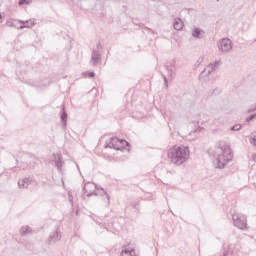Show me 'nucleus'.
<instances>
[{"instance_id":"1","label":"nucleus","mask_w":256,"mask_h":256,"mask_svg":"<svg viewBox=\"0 0 256 256\" xmlns=\"http://www.w3.org/2000/svg\"><path fill=\"white\" fill-rule=\"evenodd\" d=\"M214 157L215 159L213 163L216 169H225V165H227L229 161H233V151L231 150V146L225 142H220Z\"/></svg>"},{"instance_id":"2","label":"nucleus","mask_w":256,"mask_h":256,"mask_svg":"<svg viewBox=\"0 0 256 256\" xmlns=\"http://www.w3.org/2000/svg\"><path fill=\"white\" fill-rule=\"evenodd\" d=\"M168 157L174 165H183L189 159V147L174 146L168 151Z\"/></svg>"},{"instance_id":"3","label":"nucleus","mask_w":256,"mask_h":256,"mask_svg":"<svg viewBox=\"0 0 256 256\" xmlns=\"http://www.w3.org/2000/svg\"><path fill=\"white\" fill-rule=\"evenodd\" d=\"M99 189H101L104 195H106L107 205H109L111 197H109V194H107V191H105V189L98 187L95 183L92 182H88L84 185V191L87 197H93V195H97V191H99Z\"/></svg>"},{"instance_id":"4","label":"nucleus","mask_w":256,"mask_h":256,"mask_svg":"<svg viewBox=\"0 0 256 256\" xmlns=\"http://www.w3.org/2000/svg\"><path fill=\"white\" fill-rule=\"evenodd\" d=\"M234 226L242 231L247 230V216L241 213H234L232 215Z\"/></svg>"},{"instance_id":"5","label":"nucleus","mask_w":256,"mask_h":256,"mask_svg":"<svg viewBox=\"0 0 256 256\" xmlns=\"http://www.w3.org/2000/svg\"><path fill=\"white\" fill-rule=\"evenodd\" d=\"M120 143H126V146H129V142L125 139H119L117 137L110 138L106 144V149H116V151H123V146H120Z\"/></svg>"},{"instance_id":"6","label":"nucleus","mask_w":256,"mask_h":256,"mask_svg":"<svg viewBox=\"0 0 256 256\" xmlns=\"http://www.w3.org/2000/svg\"><path fill=\"white\" fill-rule=\"evenodd\" d=\"M218 49L219 51H222V53H229V51L233 49V42H231V39L229 38H222L218 42Z\"/></svg>"},{"instance_id":"7","label":"nucleus","mask_w":256,"mask_h":256,"mask_svg":"<svg viewBox=\"0 0 256 256\" xmlns=\"http://www.w3.org/2000/svg\"><path fill=\"white\" fill-rule=\"evenodd\" d=\"M101 63H102L101 51L96 50L95 48L92 49L90 65H92V67H97V65H101Z\"/></svg>"},{"instance_id":"8","label":"nucleus","mask_w":256,"mask_h":256,"mask_svg":"<svg viewBox=\"0 0 256 256\" xmlns=\"http://www.w3.org/2000/svg\"><path fill=\"white\" fill-rule=\"evenodd\" d=\"M221 62L220 61H215L214 63L208 64L204 70L201 72L200 77H208V75H211L213 71H215V68L217 65H219Z\"/></svg>"},{"instance_id":"9","label":"nucleus","mask_w":256,"mask_h":256,"mask_svg":"<svg viewBox=\"0 0 256 256\" xmlns=\"http://www.w3.org/2000/svg\"><path fill=\"white\" fill-rule=\"evenodd\" d=\"M53 157H54L56 168L58 169L59 172H62L63 163L65 162L63 161V158H61V154H53Z\"/></svg>"},{"instance_id":"10","label":"nucleus","mask_w":256,"mask_h":256,"mask_svg":"<svg viewBox=\"0 0 256 256\" xmlns=\"http://www.w3.org/2000/svg\"><path fill=\"white\" fill-rule=\"evenodd\" d=\"M49 243H57V241H61V232L55 231L49 236Z\"/></svg>"},{"instance_id":"11","label":"nucleus","mask_w":256,"mask_h":256,"mask_svg":"<svg viewBox=\"0 0 256 256\" xmlns=\"http://www.w3.org/2000/svg\"><path fill=\"white\" fill-rule=\"evenodd\" d=\"M30 183H31V180H29V178H24L18 181V187H20V189H27Z\"/></svg>"},{"instance_id":"12","label":"nucleus","mask_w":256,"mask_h":256,"mask_svg":"<svg viewBox=\"0 0 256 256\" xmlns=\"http://www.w3.org/2000/svg\"><path fill=\"white\" fill-rule=\"evenodd\" d=\"M173 25L176 31H181V29H183V20H181L180 18H176Z\"/></svg>"},{"instance_id":"13","label":"nucleus","mask_w":256,"mask_h":256,"mask_svg":"<svg viewBox=\"0 0 256 256\" xmlns=\"http://www.w3.org/2000/svg\"><path fill=\"white\" fill-rule=\"evenodd\" d=\"M233 249H235V245H228L227 248H224L223 256H233Z\"/></svg>"},{"instance_id":"14","label":"nucleus","mask_w":256,"mask_h":256,"mask_svg":"<svg viewBox=\"0 0 256 256\" xmlns=\"http://www.w3.org/2000/svg\"><path fill=\"white\" fill-rule=\"evenodd\" d=\"M60 117L63 123V127H67V112L65 111V106L62 107V113Z\"/></svg>"},{"instance_id":"15","label":"nucleus","mask_w":256,"mask_h":256,"mask_svg":"<svg viewBox=\"0 0 256 256\" xmlns=\"http://www.w3.org/2000/svg\"><path fill=\"white\" fill-rule=\"evenodd\" d=\"M205 33L203 30H200L199 28H194L192 31V37L195 39H201V34Z\"/></svg>"},{"instance_id":"16","label":"nucleus","mask_w":256,"mask_h":256,"mask_svg":"<svg viewBox=\"0 0 256 256\" xmlns=\"http://www.w3.org/2000/svg\"><path fill=\"white\" fill-rule=\"evenodd\" d=\"M135 255V250H129L127 248L122 250L121 256H133Z\"/></svg>"},{"instance_id":"17","label":"nucleus","mask_w":256,"mask_h":256,"mask_svg":"<svg viewBox=\"0 0 256 256\" xmlns=\"http://www.w3.org/2000/svg\"><path fill=\"white\" fill-rule=\"evenodd\" d=\"M21 235L25 236L28 235V233H31V227L29 226H24L20 229Z\"/></svg>"},{"instance_id":"18","label":"nucleus","mask_w":256,"mask_h":256,"mask_svg":"<svg viewBox=\"0 0 256 256\" xmlns=\"http://www.w3.org/2000/svg\"><path fill=\"white\" fill-rule=\"evenodd\" d=\"M19 23H21L22 25H24V27H29V24L31 26L35 25V22H33V20H27V21H23V20H20ZM26 23V25H25Z\"/></svg>"},{"instance_id":"19","label":"nucleus","mask_w":256,"mask_h":256,"mask_svg":"<svg viewBox=\"0 0 256 256\" xmlns=\"http://www.w3.org/2000/svg\"><path fill=\"white\" fill-rule=\"evenodd\" d=\"M33 3V0H19L18 5H30Z\"/></svg>"},{"instance_id":"20","label":"nucleus","mask_w":256,"mask_h":256,"mask_svg":"<svg viewBox=\"0 0 256 256\" xmlns=\"http://www.w3.org/2000/svg\"><path fill=\"white\" fill-rule=\"evenodd\" d=\"M255 118H256V113L251 114L250 116L246 117L245 122L246 123H251V121H253V119H255Z\"/></svg>"},{"instance_id":"21","label":"nucleus","mask_w":256,"mask_h":256,"mask_svg":"<svg viewBox=\"0 0 256 256\" xmlns=\"http://www.w3.org/2000/svg\"><path fill=\"white\" fill-rule=\"evenodd\" d=\"M241 124H235L231 127V131H241Z\"/></svg>"},{"instance_id":"22","label":"nucleus","mask_w":256,"mask_h":256,"mask_svg":"<svg viewBox=\"0 0 256 256\" xmlns=\"http://www.w3.org/2000/svg\"><path fill=\"white\" fill-rule=\"evenodd\" d=\"M68 201L73 205V194H71V192L68 193Z\"/></svg>"},{"instance_id":"23","label":"nucleus","mask_w":256,"mask_h":256,"mask_svg":"<svg viewBox=\"0 0 256 256\" xmlns=\"http://www.w3.org/2000/svg\"><path fill=\"white\" fill-rule=\"evenodd\" d=\"M119 146L122 147V149H125L126 147H130L131 144L127 146V143H120Z\"/></svg>"},{"instance_id":"24","label":"nucleus","mask_w":256,"mask_h":256,"mask_svg":"<svg viewBox=\"0 0 256 256\" xmlns=\"http://www.w3.org/2000/svg\"><path fill=\"white\" fill-rule=\"evenodd\" d=\"M100 49H103V46L100 44V42L96 45V51H99Z\"/></svg>"},{"instance_id":"25","label":"nucleus","mask_w":256,"mask_h":256,"mask_svg":"<svg viewBox=\"0 0 256 256\" xmlns=\"http://www.w3.org/2000/svg\"><path fill=\"white\" fill-rule=\"evenodd\" d=\"M88 77H90V79H93V77H95V72H89Z\"/></svg>"},{"instance_id":"26","label":"nucleus","mask_w":256,"mask_h":256,"mask_svg":"<svg viewBox=\"0 0 256 256\" xmlns=\"http://www.w3.org/2000/svg\"><path fill=\"white\" fill-rule=\"evenodd\" d=\"M253 111H256V107L248 109L247 113H253Z\"/></svg>"},{"instance_id":"27","label":"nucleus","mask_w":256,"mask_h":256,"mask_svg":"<svg viewBox=\"0 0 256 256\" xmlns=\"http://www.w3.org/2000/svg\"><path fill=\"white\" fill-rule=\"evenodd\" d=\"M163 79H164V83H165V85L167 87V77L165 75H163Z\"/></svg>"},{"instance_id":"28","label":"nucleus","mask_w":256,"mask_h":256,"mask_svg":"<svg viewBox=\"0 0 256 256\" xmlns=\"http://www.w3.org/2000/svg\"><path fill=\"white\" fill-rule=\"evenodd\" d=\"M252 143H253V145H255V146H256V136H254V137H253V139H252Z\"/></svg>"},{"instance_id":"29","label":"nucleus","mask_w":256,"mask_h":256,"mask_svg":"<svg viewBox=\"0 0 256 256\" xmlns=\"http://www.w3.org/2000/svg\"><path fill=\"white\" fill-rule=\"evenodd\" d=\"M30 26H25V25H21L20 27H19V29H25V28H29Z\"/></svg>"},{"instance_id":"30","label":"nucleus","mask_w":256,"mask_h":256,"mask_svg":"<svg viewBox=\"0 0 256 256\" xmlns=\"http://www.w3.org/2000/svg\"><path fill=\"white\" fill-rule=\"evenodd\" d=\"M252 161H254V162L256 161V154L252 155Z\"/></svg>"},{"instance_id":"31","label":"nucleus","mask_w":256,"mask_h":256,"mask_svg":"<svg viewBox=\"0 0 256 256\" xmlns=\"http://www.w3.org/2000/svg\"><path fill=\"white\" fill-rule=\"evenodd\" d=\"M8 27H13V23L7 22Z\"/></svg>"},{"instance_id":"32","label":"nucleus","mask_w":256,"mask_h":256,"mask_svg":"<svg viewBox=\"0 0 256 256\" xmlns=\"http://www.w3.org/2000/svg\"><path fill=\"white\" fill-rule=\"evenodd\" d=\"M169 73H173V70L172 69H168Z\"/></svg>"}]
</instances>
